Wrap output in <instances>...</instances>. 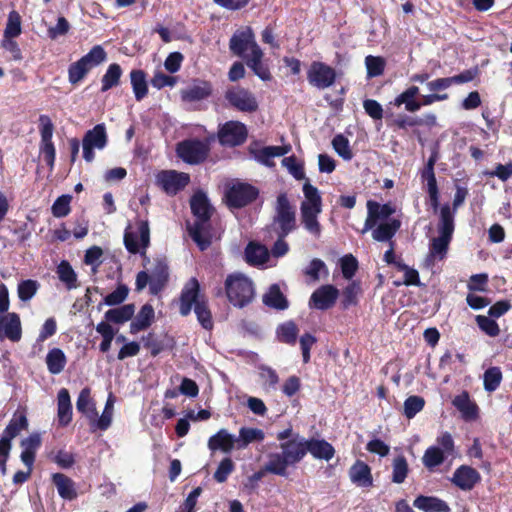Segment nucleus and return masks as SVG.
Instances as JSON below:
<instances>
[{"label":"nucleus","instance_id":"f257e3e1","mask_svg":"<svg viewBox=\"0 0 512 512\" xmlns=\"http://www.w3.org/2000/svg\"><path fill=\"white\" fill-rule=\"evenodd\" d=\"M191 213L195 217L193 225L188 226V232L192 240L201 251H205L212 244L213 227L212 215L215 212L207 194L197 190L190 198Z\"/></svg>","mask_w":512,"mask_h":512},{"label":"nucleus","instance_id":"f03ea898","mask_svg":"<svg viewBox=\"0 0 512 512\" xmlns=\"http://www.w3.org/2000/svg\"><path fill=\"white\" fill-rule=\"evenodd\" d=\"M215 297H226L237 308L248 306L255 298V285L251 278L242 272H233L226 276L223 287L213 290Z\"/></svg>","mask_w":512,"mask_h":512},{"label":"nucleus","instance_id":"7ed1b4c3","mask_svg":"<svg viewBox=\"0 0 512 512\" xmlns=\"http://www.w3.org/2000/svg\"><path fill=\"white\" fill-rule=\"evenodd\" d=\"M305 200L300 205L301 222L304 228L314 237L321 236L322 227L318 221V215L322 212V198L317 187L309 180L303 185Z\"/></svg>","mask_w":512,"mask_h":512},{"label":"nucleus","instance_id":"20e7f679","mask_svg":"<svg viewBox=\"0 0 512 512\" xmlns=\"http://www.w3.org/2000/svg\"><path fill=\"white\" fill-rule=\"evenodd\" d=\"M306 439L299 437L297 434L295 437L280 443L281 452L272 453L269 455V459L274 465L271 468L279 472V476H288V467L299 463L307 454L306 451Z\"/></svg>","mask_w":512,"mask_h":512},{"label":"nucleus","instance_id":"39448f33","mask_svg":"<svg viewBox=\"0 0 512 512\" xmlns=\"http://www.w3.org/2000/svg\"><path fill=\"white\" fill-rule=\"evenodd\" d=\"M107 53L101 45L93 46L90 51L68 67V80L72 85L78 84L95 67L106 61Z\"/></svg>","mask_w":512,"mask_h":512},{"label":"nucleus","instance_id":"423d86ee","mask_svg":"<svg viewBox=\"0 0 512 512\" xmlns=\"http://www.w3.org/2000/svg\"><path fill=\"white\" fill-rule=\"evenodd\" d=\"M259 196V189L252 184L237 181L225 187L223 201L230 209H240L253 203Z\"/></svg>","mask_w":512,"mask_h":512},{"label":"nucleus","instance_id":"0eeeda50","mask_svg":"<svg viewBox=\"0 0 512 512\" xmlns=\"http://www.w3.org/2000/svg\"><path fill=\"white\" fill-rule=\"evenodd\" d=\"M272 226H276L275 231L281 232L283 236H288L297 227L295 208L284 192L277 196Z\"/></svg>","mask_w":512,"mask_h":512},{"label":"nucleus","instance_id":"6e6552de","mask_svg":"<svg viewBox=\"0 0 512 512\" xmlns=\"http://www.w3.org/2000/svg\"><path fill=\"white\" fill-rule=\"evenodd\" d=\"M248 137V130L244 123L236 120L227 121L219 125L217 139L223 147H237L244 144Z\"/></svg>","mask_w":512,"mask_h":512},{"label":"nucleus","instance_id":"1a4fd4ad","mask_svg":"<svg viewBox=\"0 0 512 512\" xmlns=\"http://www.w3.org/2000/svg\"><path fill=\"white\" fill-rule=\"evenodd\" d=\"M39 131L41 136L40 154L46 165L52 171L56 159V149L52 141L54 125L48 115L42 114L39 116Z\"/></svg>","mask_w":512,"mask_h":512},{"label":"nucleus","instance_id":"9d476101","mask_svg":"<svg viewBox=\"0 0 512 512\" xmlns=\"http://www.w3.org/2000/svg\"><path fill=\"white\" fill-rule=\"evenodd\" d=\"M179 158L190 165L203 163L209 154V146L199 139H188L177 144Z\"/></svg>","mask_w":512,"mask_h":512},{"label":"nucleus","instance_id":"9b49d317","mask_svg":"<svg viewBox=\"0 0 512 512\" xmlns=\"http://www.w3.org/2000/svg\"><path fill=\"white\" fill-rule=\"evenodd\" d=\"M336 78L335 69L321 61H313L307 70L309 84L320 90L334 85Z\"/></svg>","mask_w":512,"mask_h":512},{"label":"nucleus","instance_id":"f8f14e48","mask_svg":"<svg viewBox=\"0 0 512 512\" xmlns=\"http://www.w3.org/2000/svg\"><path fill=\"white\" fill-rule=\"evenodd\" d=\"M137 232L130 230L128 227L124 232V245L131 254L141 252V248L146 250L150 244V228L147 220H139L136 222Z\"/></svg>","mask_w":512,"mask_h":512},{"label":"nucleus","instance_id":"ddd939ff","mask_svg":"<svg viewBox=\"0 0 512 512\" xmlns=\"http://www.w3.org/2000/svg\"><path fill=\"white\" fill-rule=\"evenodd\" d=\"M255 47H260L255 40L251 27L246 26L234 32L229 40L230 52L240 58H245Z\"/></svg>","mask_w":512,"mask_h":512},{"label":"nucleus","instance_id":"4468645a","mask_svg":"<svg viewBox=\"0 0 512 512\" xmlns=\"http://www.w3.org/2000/svg\"><path fill=\"white\" fill-rule=\"evenodd\" d=\"M225 99L231 107L240 112L253 113L256 112L259 107L253 93L240 86L227 89Z\"/></svg>","mask_w":512,"mask_h":512},{"label":"nucleus","instance_id":"2eb2a0df","mask_svg":"<svg viewBox=\"0 0 512 512\" xmlns=\"http://www.w3.org/2000/svg\"><path fill=\"white\" fill-rule=\"evenodd\" d=\"M189 182V174L176 170H162L156 176V184L170 196L182 191Z\"/></svg>","mask_w":512,"mask_h":512},{"label":"nucleus","instance_id":"dca6fc26","mask_svg":"<svg viewBox=\"0 0 512 512\" xmlns=\"http://www.w3.org/2000/svg\"><path fill=\"white\" fill-rule=\"evenodd\" d=\"M206 299L204 294H201L200 283L197 278H190L181 290L179 298V313L181 316H188L192 308L195 307L200 300Z\"/></svg>","mask_w":512,"mask_h":512},{"label":"nucleus","instance_id":"f3484780","mask_svg":"<svg viewBox=\"0 0 512 512\" xmlns=\"http://www.w3.org/2000/svg\"><path fill=\"white\" fill-rule=\"evenodd\" d=\"M339 296V290L331 285L325 284L318 287L310 296L309 307L325 311L332 308Z\"/></svg>","mask_w":512,"mask_h":512},{"label":"nucleus","instance_id":"a211bd4d","mask_svg":"<svg viewBox=\"0 0 512 512\" xmlns=\"http://www.w3.org/2000/svg\"><path fill=\"white\" fill-rule=\"evenodd\" d=\"M477 75L478 68L474 67L471 69L464 70L460 74L451 77L437 78L433 81L428 82L427 87L432 92L442 91L449 88L453 84H464L471 82L475 79Z\"/></svg>","mask_w":512,"mask_h":512},{"label":"nucleus","instance_id":"6ab92c4d","mask_svg":"<svg viewBox=\"0 0 512 512\" xmlns=\"http://www.w3.org/2000/svg\"><path fill=\"white\" fill-rule=\"evenodd\" d=\"M481 481L480 473L468 465L459 466L453 473L451 482L463 491L472 490Z\"/></svg>","mask_w":512,"mask_h":512},{"label":"nucleus","instance_id":"aec40b11","mask_svg":"<svg viewBox=\"0 0 512 512\" xmlns=\"http://www.w3.org/2000/svg\"><path fill=\"white\" fill-rule=\"evenodd\" d=\"M21 337L22 327L19 315L12 312L0 316V340L8 338L12 342H18Z\"/></svg>","mask_w":512,"mask_h":512},{"label":"nucleus","instance_id":"412c9836","mask_svg":"<svg viewBox=\"0 0 512 512\" xmlns=\"http://www.w3.org/2000/svg\"><path fill=\"white\" fill-rule=\"evenodd\" d=\"M150 294L158 295L169 281V266L165 259H156L150 273Z\"/></svg>","mask_w":512,"mask_h":512},{"label":"nucleus","instance_id":"4be33fe9","mask_svg":"<svg viewBox=\"0 0 512 512\" xmlns=\"http://www.w3.org/2000/svg\"><path fill=\"white\" fill-rule=\"evenodd\" d=\"M212 84L206 80H195L192 85L182 89L180 96L184 102H197L212 95Z\"/></svg>","mask_w":512,"mask_h":512},{"label":"nucleus","instance_id":"5701e85b","mask_svg":"<svg viewBox=\"0 0 512 512\" xmlns=\"http://www.w3.org/2000/svg\"><path fill=\"white\" fill-rule=\"evenodd\" d=\"M207 446L210 451H222L229 454L233 449H237V439L226 429H220L208 439Z\"/></svg>","mask_w":512,"mask_h":512},{"label":"nucleus","instance_id":"b1692460","mask_svg":"<svg viewBox=\"0 0 512 512\" xmlns=\"http://www.w3.org/2000/svg\"><path fill=\"white\" fill-rule=\"evenodd\" d=\"M41 444L42 440L39 433H32L20 442V446L23 448L20 454V459L27 468H30V470H33L36 453L41 447Z\"/></svg>","mask_w":512,"mask_h":512},{"label":"nucleus","instance_id":"393cba45","mask_svg":"<svg viewBox=\"0 0 512 512\" xmlns=\"http://www.w3.org/2000/svg\"><path fill=\"white\" fill-rule=\"evenodd\" d=\"M51 481L56 487L59 496L66 501H73L78 497L76 483L64 473H53Z\"/></svg>","mask_w":512,"mask_h":512},{"label":"nucleus","instance_id":"a878e982","mask_svg":"<svg viewBox=\"0 0 512 512\" xmlns=\"http://www.w3.org/2000/svg\"><path fill=\"white\" fill-rule=\"evenodd\" d=\"M264 53L260 47H255L252 53L243 58L246 65L263 81H268L272 78L270 69L266 63L263 62Z\"/></svg>","mask_w":512,"mask_h":512},{"label":"nucleus","instance_id":"bb28decb","mask_svg":"<svg viewBox=\"0 0 512 512\" xmlns=\"http://www.w3.org/2000/svg\"><path fill=\"white\" fill-rule=\"evenodd\" d=\"M452 404L461 413L462 418L465 421L477 419L479 408L477 404L470 399V395L467 391L464 390L460 394L456 395Z\"/></svg>","mask_w":512,"mask_h":512},{"label":"nucleus","instance_id":"cd10ccee","mask_svg":"<svg viewBox=\"0 0 512 512\" xmlns=\"http://www.w3.org/2000/svg\"><path fill=\"white\" fill-rule=\"evenodd\" d=\"M306 451L309 452L314 458L320 460H331L335 455V448L331 443L325 439H306Z\"/></svg>","mask_w":512,"mask_h":512},{"label":"nucleus","instance_id":"c85d7f7f","mask_svg":"<svg viewBox=\"0 0 512 512\" xmlns=\"http://www.w3.org/2000/svg\"><path fill=\"white\" fill-rule=\"evenodd\" d=\"M72 404L69 391L66 388L59 390L57 395V419L61 427H66L72 421Z\"/></svg>","mask_w":512,"mask_h":512},{"label":"nucleus","instance_id":"c756f323","mask_svg":"<svg viewBox=\"0 0 512 512\" xmlns=\"http://www.w3.org/2000/svg\"><path fill=\"white\" fill-rule=\"evenodd\" d=\"M350 480L361 487L373 485V477L370 466L362 460H357L349 469Z\"/></svg>","mask_w":512,"mask_h":512},{"label":"nucleus","instance_id":"7c9ffc66","mask_svg":"<svg viewBox=\"0 0 512 512\" xmlns=\"http://www.w3.org/2000/svg\"><path fill=\"white\" fill-rule=\"evenodd\" d=\"M154 317L155 312L153 306L149 303L144 304L130 324V333L137 334L140 331L146 330L151 326Z\"/></svg>","mask_w":512,"mask_h":512},{"label":"nucleus","instance_id":"2f4dec72","mask_svg":"<svg viewBox=\"0 0 512 512\" xmlns=\"http://www.w3.org/2000/svg\"><path fill=\"white\" fill-rule=\"evenodd\" d=\"M413 506L424 512H450L448 504L434 496L419 495L413 502Z\"/></svg>","mask_w":512,"mask_h":512},{"label":"nucleus","instance_id":"473e14b6","mask_svg":"<svg viewBox=\"0 0 512 512\" xmlns=\"http://www.w3.org/2000/svg\"><path fill=\"white\" fill-rule=\"evenodd\" d=\"M455 214L449 203L443 204L439 209L437 231L439 234L453 236L455 230Z\"/></svg>","mask_w":512,"mask_h":512},{"label":"nucleus","instance_id":"72a5a7b5","mask_svg":"<svg viewBox=\"0 0 512 512\" xmlns=\"http://www.w3.org/2000/svg\"><path fill=\"white\" fill-rule=\"evenodd\" d=\"M28 428V420L24 414L14 415L6 426L0 442H5L6 445L12 447V440L20 434L22 430Z\"/></svg>","mask_w":512,"mask_h":512},{"label":"nucleus","instance_id":"f704fd0d","mask_svg":"<svg viewBox=\"0 0 512 512\" xmlns=\"http://www.w3.org/2000/svg\"><path fill=\"white\" fill-rule=\"evenodd\" d=\"M244 254L246 262L253 266L263 265L269 260L267 247L257 242L248 243Z\"/></svg>","mask_w":512,"mask_h":512},{"label":"nucleus","instance_id":"c9c22d12","mask_svg":"<svg viewBox=\"0 0 512 512\" xmlns=\"http://www.w3.org/2000/svg\"><path fill=\"white\" fill-rule=\"evenodd\" d=\"M107 141L106 128L105 125L101 123L95 125L85 133L82 144L101 150L107 145Z\"/></svg>","mask_w":512,"mask_h":512},{"label":"nucleus","instance_id":"e433bc0d","mask_svg":"<svg viewBox=\"0 0 512 512\" xmlns=\"http://www.w3.org/2000/svg\"><path fill=\"white\" fill-rule=\"evenodd\" d=\"M419 94L418 86L412 85L405 91L399 94L394 101L393 105L400 107L405 105V109L409 112H416L421 108V103L415 100V97Z\"/></svg>","mask_w":512,"mask_h":512},{"label":"nucleus","instance_id":"4c0bfd02","mask_svg":"<svg viewBox=\"0 0 512 512\" xmlns=\"http://www.w3.org/2000/svg\"><path fill=\"white\" fill-rule=\"evenodd\" d=\"M135 313V305L125 304L118 308H112L105 312L104 318L109 323L123 324L132 319Z\"/></svg>","mask_w":512,"mask_h":512},{"label":"nucleus","instance_id":"58836bf2","mask_svg":"<svg viewBox=\"0 0 512 512\" xmlns=\"http://www.w3.org/2000/svg\"><path fill=\"white\" fill-rule=\"evenodd\" d=\"M263 303L276 310H285L289 305L288 300L277 284L271 285L268 291L263 295Z\"/></svg>","mask_w":512,"mask_h":512},{"label":"nucleus","instance_id":"ea45409f","mask_svg":"<svg viewBox=\"0 0 512 512\" xmlns=\"http://www.w3.org/2000/svg\"><path fill=\"white\" fill-rule=\"evenodd\" d=\"M45 362L48 371L53 375H58L64 370L67 357L62 349L52 348L48 351Z\"/></svg>","mask_w":512,"mask_h":512},{"label":"nucleus","instance_id":"a19ab883","mask_svg":"<svg viewBox=\"0 0 512 512\" xmlns=\"http://www.w3.org/2000/svg\"><path fill=\"white\" fill-rule=\"evenodd\" d=\"M76 408L90 420L96 421L98 412L96 410L95 403L91 399L89 388H83L80 391L76 401Z\"/></svg>","mask_w":512,"mask_h":512},{"label":"nucleus","instance_id":"79ce46f5","mask_svg":"<svg viewBox=\"0 0 512 512\" xmlns=\"http://www.w3.org/2000/svg\"><path fill=\"white\" fill-rule=\"evenodd\" d=\"M122 74L123 70L118 63L110 64L101 78V92L104 93L117 87L120 84Z\"/></svg>","mask_w":512,"mask_h":512},{"label":"nucleus","instance_id":"37998d69","mask_svg":"<svg viewBox=\"0 0 512 512\" xmlns=\"http://www.w3.org/2000/svg\"><path fill=\"white\" fill-rule=\"evenodd\" d=\"M265 438L264 432L259 428L241 427L237 439V450L245 449L253 442H261Z\"/></svg>","mask_w":512,"mask_h":512},{"label":"nucleus","instance_id":"c03bdc74","mask_svg":"<svg viewBox=\"0 0 512 512\" xmlns=\"http://www.w3.org/2000/svg\"><path fill=\"white\" fill-rule=\"evenodd\" d=\"M130 81L137 101H141L148 94L146 74L141 69H133L130 72Z\"/></svg>","mask_w":512,"mask_h":512},{"label":"nucleus","instance_id":"a18cd8bd","mask_svg":"<svg viewBox=\"0 0 512 512\" xmlns=\"http://www.w3.org/2000/svg\"><path fill=\"white\" fill-rule=\"evenodd\" d=\"M400 228V221L393 219L390 222L379 224L372 232L374 240L379 242L390 241Z\"/></svg>","mask_w":512,"mask_h":512},{"label":"nucleus","instance_id":"49530a36","mask_svg":"<svg viewBox=\"0 0 512 512\" xmlns=\"http://www.w3.org/2000/svg\"><path fill=\"white\" fill-rule=\"evenodd\" d=\"M276 333L280 342L293 346L297 342L299 329L293 321H287L277 327Z\"/></svg>","mask_w":512,"mask_h":512},{"label":"nucleus","instance_id":"de8ad7c7","mask_svg":"<svg viewBox=\"0 0 512 512\" xmlns=\"http://www.w3.org/2000/svg\"><path fill=\"white\" fill-rule=\"evenodd\" d=\"M56 272L59 280L65 284L68 290L78 287L77 275L67 260H62L60 262V264L57 266Z\"/></svg>","mask_w":512,"mask_h":512},{"label":"nucleus","instance_id":"09e8293b","mask_svg":"<svg viewBox=\"0 0 512 512\" xmlns=\"http://www.w3.org/2000/svg\"><path fill=\"white\" fill-rule=\"evenodd\" d=\"M409 473L408 462L404 455L396 456L392 461L391 481L401 484L405 481Z\"/></svg>","mask_w":512,"mask_h":512},{"label":"nucleus","instance_id":"8fccbe9b","mask_svg":"<svg viewBox=\"0 0 512 512\" xmlns=\"http://www.w3.org/2000/svg\"><path fill=\"white\" fill-rule=\"evenodd\" d=\"M192 309H194L200 325L206 330H211L213 328V319L207 299L200 300V303H197Z\"/></svg>","mask_w":512,"mask_h":512},{"label":"nucleus","instance_id":"3c124183","mask_svg":"<svg viewBox=\"0 0 512 512\" xmlns=\"http://www.w3.org/2000/svg\"><path fill=\"white\" fill-rule=\"evenodd\" d=\"M422 461L427 469L432 470L445 461V454L440 447L430 446L426 449Z\"/></svg>","mask_w":512,"mask_h":512},{"label":"nucleus","instance_id":"603ef678","mask_svg":"<svg viewBox=\"0 0 512 512\" xmlns=\"http://www.w3.org/2000/svg\"><path fill=\"white\" fill-rule=\"evenodd\" d=\"M452 237L453 236L439 234L438 237L433 238L430 244L431 256L437 257L440 260L444 259L447 254Z\"/></svg>","mask_w":512,"mask_h":512},{"label":"nucleus","instance_id":"864d4df0","mask_svg":"<svg viewBox=\"0 0 512 512\" xmlns=\"http://www.w3.org/2000/svg\"><path fill=\"white\" fill-rule=\"evenodd\" d=\"M361 288L359 283L353 281L349 283L342 292L341 306L343 309H348L351 306H355L358 303V294Z\"/></svg>","mask_w":512,"mask_h":512},{"label":"nucleus","instance_id":"5fc2aeb1","mask_svg":"<svg viewBox=\"0 0 512 512\" xmlns=\"http://www.w3.org/2000/svg\"><path fill=\"white\" fill-rule=\"evenodd\" d=\"M502 372L499 367L488 368L483 375L484 389L487 392L495 391L501 384Z\"/></svg>","mask_w":512,"mask_h":512},{"label":"nucleus","instance_id":"6e6d98bb","mask_svg":"<svg viewBox=\"0 0 512 512\" xmlns=\"http://www.w3.org/2000/svg\"><path fill=\"white\" fill-rule=\"evenodd\" d=\"M367 76L374 78L382 75L386 67V61L381 56L368 55L365 58Z\"/></svg>","mask_w":512,"mask_h":512},{"label":"nucleus","instance_id":"4d7b16f0","mask_svg":"<svg viewBox=\"0 0 512 512\" xmlns=\"http://www.w3.org/2000/svg\"><path fill=\"white\" fill-rule=\"evenodd\" d=\"M21 32V17L17 11L13 10L8 15L3 38H16L21 34Z\"/></svg>","mask_w":512,"mask_h":512},{"label":"nucleus","instance_id":"13d9d810","mask_svg":"<svg viewBox=\"0 0 512 512\" xmlns=\"http://www.w3.org/2000/svg\"><path fill=\"white\" fill-rule=\"evenodd\" d=\"M271 465H274V464L269 459L268 462L261 469H259L258 471H256L252 475H250L247 478L246 483L244 484L245 488H247V489H249L251 491L256 490L258 488L259 481L262 480V478L267 473H271V474L279 476V472L278 471L276 472V470L272 469Z\"/></svg>","mask_w":512,"mask_h":512},{"label":"nucleus","instance_id":"bf43d9fd","mask_svg":"<svg viewBox=\"0 0 512 512\" xmlns=\"http://www.w3.org/2000/svg\"><path fill=\"white\" fill-rule=\"evenodd\" d=\"M425 406V400L421 396L413 395L406 398L404 401L403 414L407 419H412L417 413L423 410Z\"/></svg>","mask_w":512,"mask_h":512},{"label":"nucleus","instance_id":"052dcab7","mask_svg":"<svg viewBox=\"0 0 512 512\" xmlns=\"http://www.w3.org/2000/svg\"><path fill=\"white\" fill-rule=\"evenodd\" d=\"M332 146L335 152L344 160L350 161L353 158L349 140L343 134H337L332 139Z\"/></svg>","mask_w":512,"mask_h":512},{"label":"nucleus","instance_id":"680f3d73","mask_svg":"<svg viewBox=\"0 0 512 512\" xmlns=\"http://www.w3.org/2000/svg\"><path fill=\"white\" fill-rule=\"evenodd\" d=\"M234 470V461L230 457H225L218 464V467L213 474V478L218 483H224Z\"/></svg>","mask_w":512,"mask_h":512},{"label":"nucleus","instance_id":"e2e57ef3","mask_svg":"<svg viewBox=\"0 0 512 512\" xmlns=\"http://www.w3.org/2000/svg\"><path fill=\"white\" fill-rule=\"evenodd\" d=\"M72 196L64 194L59 196L53 203L51 211L54 217L63 218L66 217L71 211Z\"/></svg>","mask_w":512,"mask_h":512},{"label":"nucleus","instance_id":"0e129e2a","mask_svg":"<svg viewBox=\"0 0 512 512\" xmlns=\"http://www.w3.org/2000/svg\"><path fill=\"white\" fill-rule=\"evenodd\" d=\"M476 323L481 331L490 337H496L500 334L498 323L490 316L477 315Z\"/></svg>","mask_w":512,"mask_h":512},{"label":"nucleus","instance_id":"69168bd1","mask_svg":"<svg viewBox=\"0 0 512 512\" xmlns=\"http://www.w3.org/2000/svg\"><path fill=\"white\" fill-rule=\"evenodd\" d=\"M129 288L125 284H119L117 288L105 296L104 303L108 306H117L128 297Z\"/></svg>","mask_w":512,"mask_h":512},{"label":"nucleus","instance_id":"338daca9","mask_svg":"<svg viewBox=\"0 0 512 512\" xmlns=\"http://www.w3.org/2000/svg\"><path fill=\"white\" fill-rule=\"evenodd\" d=\"M38 282L35 280H23L18 284V297L22 301L30 300L37 292Z\"/></svg>","mask_w":512,"mask_h":512},{"label":"nucleus","instance_id":"774afa93","mask_svg":"<svg viewBox=\"0 0 512 512\" xmlns=\"http://www.w3.org/2000/svg\"><path fill=\"white\" fill-rule=\"evenodd\" d=\"M283 166H285L290 174L296 179V180H303L305 178V172L304 167L302 164L297 162V159L294 155L285 157L282 160Z\"/></svg>","mask_w":512,"mask_h":512}]
</instances>
